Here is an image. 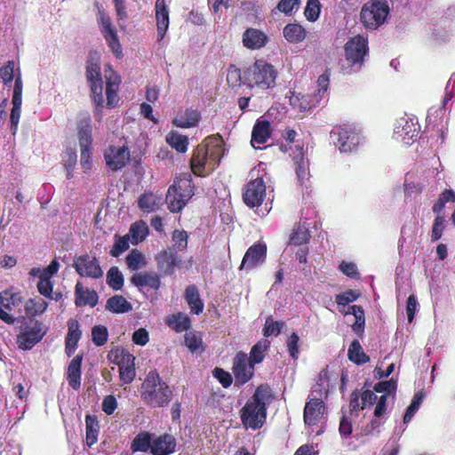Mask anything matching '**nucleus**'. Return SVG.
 I'll return each mask as SVG.
<instances>
[{"label": "nucleus", "instance_id": "46", "mask_svg": "<svg viewBox=\"0 0 455 455\" xmlns=\"http://www.w3.org/2000/svg\"><path fill=\"white\" fill-rule=\"evenodd\" d=\"M48 303L43 299H29L25 304V312L28 316H35L44 313Z\"/></svg>", "mask_w": 455, "mask_h": 455}, {"label": "nucleus", "instance_id": "44", "mask_svg": "<svg viewBox=\"0 0 455 455\" xmlns=\"http://www.w3.org/2000/svg\"><path fill=\"white\" fill-rule=\"evenodd\" d=\"M108 285L114 291H120L124 287V279L117 267H111L107 272Z\"/></svg>", "mask_w": 455, "mask_h": 455}, {"label": "nucleus", "instance_id": "34", "mask_svg": "<svg viewBox=\"0 0 455 455\" xmlns=\"http://www.w3.org/2000/svg\"><path fill=\"white\" fill-rule=\"evenodd\" d=\"M106 309L115 313H127L132 309V304L122 295H114L106 303Z\"/></svg>", "mask_w": 455, "mask_h": 455}, {"label": "nucleus", "instance_id": "58", "mask_svg": "<svg viewBox=\"0 0 455 455\" xmlns=\"http://www.w3.org/2000/svg\"><path fill=\"white\" fill-rule=\"evenodd\" d=\"M91 88L92 99L96 107H103V85L101 81H95L88 83Z\"/></svg>", "mask_w": 455, "mask_h": 455}, {"label": "nucleus", "instance_id": "55", "mask_svg": "<svg viewBox=\"0 0 455 455\" xmlns=\"http://www.w3.org/2000/svg\"><path fill=\"white\" fill-rule=\"evenodd\" d=\"M321 7L319 0H308L304 11L306 19L311 22L315 21L319 18Z\"/></svg>", "mask_w": 455, "mask_h": 455}, {"label": "nucleus", "instance_id": "49", "mask_svg": "<svg viewBox=\"0 0 455 455\" xmlns=\"http://www.w3.org/2000/svg\"><path fill=\"white\" fill-rule=\"evenodd\" d=\"M184 342L188 350L192 353L197 352L198 350L204 351L203 339L193 331L186 332L184 336Z\"/></svg>", "mask_w": 455, "mask_h": 455}, {"label": "nucleus", "instance_id": "50", "mask_svg": "<svg viewBox=\"0 0 455 455\" xmlns=\"http://www.w3.org/2000/svg\"><path fill=\"white\" fill-rule=\"evenodd\" d=\"M172 240L174 242L173 249L175 251H184L188 248V235L185 230L175 229L172 232Z\"/></svg>", "mask_w": 455, "mask_h": 455}, {"label": "nucleus", "instance_id": "51", "mask_svg": "<svg viewBox=\"0 0 455 455\" xmlns=\"http://www.w3.org/2000/svg\"><path fill=\"white\" fill-rule=\"evenodd\" d=\"M82 332L80 331L79 323L77 320L70 319L68 322V334L65 339V343L77 344L81 339Z\"/></svg>", "mask_w": 455, "mask_h": 455}, {"label": "nucleus", "instance_id": "29", "mask_svg": "<svg viewBox=\"0 0 455 455\" xmlns=\"http://www.w3.org/2000/svg\"><path fill=\"white\" fill-rule=\"evenodd\" d=\"M184 298L192 314L198 315L203 313L204 304L196 285H188L185 290Z\"/></svg>", "mask_w": 455, "mask_h": 455}, {"label": "nucleus", "instance_id": "64", "mask_svg": "<svg viewBox=\"0 0 455 455\" xmlns=\"http://www.w3.org/2000/svg\"><path fill=\"white\" fill-rule=\"evenodd\" d=\"M359 295L360 294L354 290H347L342 293L338 294L335 300L339 306H346L351 302L355 301Z\"/></svg>", "mask_w": 455, "mask_h": 455}, {"label": "nucleus", "instance_id": "43", "mask_svg": "<svg viewBox=\"0 0 455 455\" xmlns=\"http://www.w3.org/2000/svg\"><path fill=\"white\" fill-rule=\"evenodd\" d=\"M160 204V199L153 193H144L140 196L138 200L139 208L145 212H155Z\"/></svg>", "mask_w": 455, "mask_h": 455}, {"label": "nucleus", "instance_id": "53", "mask_svg": "<svg viewBox=\"0 0 455 455\" xmlns=\"http://www.w3.org/2000/svg\"><path fill=\"white\" fill-rule=\"evenodd\" d=\"M116 239L115 241V243L113 244L111 250L109 251V254L112 257L120 256L123 252L127 251L130 246L129 245V240H130L129 235H125L124 236L116 235Z\"/></svg>", "mask_w": 455, "mask_h": 455}, {"label": "nucleus", "instance_id": "41", "mask_svg": "<svg viewBox=\"0 0 455 455\" xmlns=\"http://www.w3.org/2000/svg\"><path fill=\"white\" fill-rule=\"evenodd\" d=\"M345 314L353 315L355 316V322L352 325V329L355 333L361 335L363 332L365 324L364 310L363 307L358 305L349 306L348 310Z\"/></svg>", "mask_w": 455, "mask_h": 455}, {"label": "nucleus", "instance_id": "17", "mask_svg": "<svg viewBox=\"0 0 455 455\" xmlns=\"http://www.w3.org/2000/svg\"><path fill=\"white\" fill-rule=\"evenodd\" d=\"M107 166L116 172L123 169L130 162V150L127 146H110L104 154Z\"/></svg>", "mask_w": 455, "mask_h": 455}, {"label": "nucleus", "instance_id": "3", "mask_svg": "<svg viewBox=\"0 0 455 455\" xmlns=\"http://www.w3.org/2000/svg\"><path fill=\"white\" fill-rule=\"evenodd\" d=\"M140 393L143 403L152 409L169 406L174 395L172 387L160 377L156 370L146 374Z\"/></svg>", "mask_w": 455, "mask_h": 455}, {"label": "nucleus", "instance_id": "11", "mask_svg": "<svg viewBox=\"0 0 455 455\" xmlns=\"http://www.w3.org/2000/svg\"><path fill=\"white\" fill-rule=\"evenodd\" d=\"M344 51L346 60L349 63L358 64L361 67L365 55L368 53V42L363 36L357 35L346 43Z\"/></svg>", "mask_w": 455, "mask_h": 455}, {"label": "nucleus", "instance_id": "7", "mask_svg": "<svg viewBox=\"0 0 455 455\" xmlns=\"http://www.w3.org/2000/svg\"><path fill=\"white\" fill-rule=\"evenodd\" d=\"M231 369L236 388L242 387L252 379L255 373V366L250 362L248 355L243 351L237 352L234 356Z\"/></svg>", "mask_w": 455, "mask_h": 455}, {"label": "nucleus", "instance_id": "13", "mask_svg": "<svg viewBox=\"0 0 455 455\" xmlns=\"http://www.w3.org/2000/svg\"><path fill=\"white\" fill-rule=\"evenodd\" d=\"M45 333L43 323L36 321L32 326H27L23 331L17 335L19 348L22 350L31 349L43 339Z\"/></svg>", "mask_w": 455, "mask_h": 455}, {"label": "nucleus", "instance_id": "28", "mask_svg": "<svg viewBox=\"0 0 455 455\" xmlns=\"http://www.w3.org/2000/svg\"><path fill=\"white\" fill-rule=\"evenodd\" d=\"M201 120V113L197 109L187 108L180 111L173 119L172 124L179 128H192L197 126Z\"/></svg>", "mask_w": 455, "mask_h": 455}, {"label": "nucleus", "instance_id": "37", "mask_svg": "<svg viewBox=\"0 0 455 455\" xmlns=\"http://www.w3.org/2000/svg\"><path fill=\"white\" fill-rule=\"evenodd\" d=\"M109 356L113 357V363H116L119 369L121 367L135 365V357L129 351L124 348H116L112 350L109 354Z\"/></svg>", "mask_w": 455, "mask_h": 455}, {"label": "nucleus", "instance_id": "47", "mask_svg": "<svg viewBox=\"0 0 455 455\" xmlns=\"http://www.w3.org/2000/svg\"><path fill=\"white\" fill-rule=\"evenodd\" d=\"M132 243L142 242L148 235V227L143 220H139L132 224L129 230Z\"/></svg>", "mask_w": 455, "mask_h": 455}, {"label": "nucleus", "instance_id": "62", "mask_svg": "<svg viewBox=\"0 0 455 455\" xmlns=\"http://www.w3.org/2000/svg\"><path fill=\"white\" fill-rule=\"evenodd\" d=\"M330 84V74L326 71L317 79V92L313 96H317L319 101L324 97L327 92Z\"/></svg>", "mask_w": 455, "mask_h": 455}, {"label": "nucleus", "instance_id": "1", "mask_svg": "<svg viewBox=\"0 0 455 455\" xmlns=\"http://www.w3.org/2000/svg\"><path fill=\"white\" fill-rule=\"evenodd\" d=\"M274 399V392L267 383L260 384L240 411L241 421L245 428L252 430L263 427L267 419V405Z\"/></svg>", "mask_w": 455, "mask_h": 455}, {"label": "nucleus", "instance_id": "22", "mask_svg": "<svg viewBox=\"0 0 455 455\" xmlns=\"http://www.w3.org/2000/svg\"><path fill=\"white\" fill-rule=\"evenodd\" d=\"M268 42V36L257 28H247L243 34V46L250 50H258L264 47Z\"/></svg>", "mask_w": 455, "mask_h": 455}, {"label": "nucleus", "instance_id": "42", "mask_svg": "<svg viewBox=\"0 0 455 455\" xmlns=\"http://www.w3.org/2000/svg\"><path fill=\"white\" fill-rule=\"evenodd\" d=\"M311 237L308 228L304 224H298L290 235V243L295 245L306 244Z\"/></svg>", "mask_w": 455, "mask_h": 455}, {"label": "nucleus", "instance_id": "32", "mask_svg": "<svg viewBox=\"0 0 455 455\" xmlns=\"http://www.w3.org/2000/svg\"><path fill=\"white\" fill-rule=\"evenodd\" d=\"M86 79L88 83L101 81L100 55L96 51H91L86 60Z\"/></svg>", "mask_w": 455, "mask_h": 455}, {"label": "nucleus", "instance_id": "6", "mask_svg": "<svg viewBox=\"0 0 455 455\" xmlns=\"http://www.w3.org/2000/svg\"><path fill=\"white\" fill-rule=\"evenodd\" d=\"M389 14V6L385 0H371L361 9L360 20L367 29H376L381 26Z\"/></svg>", "mask_w": 455, "mask_h": 455}, {"label": "nucleus", "instance_id": "12", "mask_svg": "<svg viewBox=\"0 0 455 455\" xmlns=\"http://www.w3.org/2000/svg\"><path fill=\"white\" fill-rule=\"evenodd\" d=\"M99 25L100 32L104 39L106 40L108 46L113 52L114 56L116 59H122L124 56L122 46L119 41V37L117 36L116 29L112 25L110 17L102 13L100 15Z\"/></svg>", "mask_w": 455, "mask_h": 455}, {"label": "nucleus", "instance_id": "21", "mask_svg": "<svg viewBox=\"0 0 455 455\" xmlns=\"http://www.w3.org/2000/svg\"><path fill=\"white\" fill-rule=\"evenodd\" d=\"M289 102L291 108L301 113L315 108L319 104L317 96L305 95L300 92H290Z\"/></svg>", "mask_w": 455, "mask_h": 455}, {"label": "nucleus", "instance_id": "52", "mask_svg": "<svg viewBox=\"0 0 455 455\" xmlns=\"http://www.w3.org/2000/svg\"><path fill=\"white\" fill-rule=\"evenodd\" d=\"M108 331L104 325H95L92 330V340L97 347L105 345L108 341Z\"/></svg>", "mask_w": 455, "mask_h": 455}, {"label": "nucleus", "instance_id": "60", "mask_svg": "<svg viewBox=\"0 0 455 455\" xmlns=\"http://www.w3.org/2000/svg\"><path fill=\"white\" fill-rule=\"evenodd\" d=\"M144 263V257L138 250H132L126 257V264L131 270L139 269Z\"/></svg>", "mask_w": 455, "mask_h": 455}, {"label": "nucleus", "instance_id": "48", "mask_svg": "<svg viewBox=\"0 0 455 455\" xmlns=\"http://www.w3.org/2000/svg\"><path fill=\"white\" fill-rule=\"evenodd\" d=\"M227 82L232 88L240 87L242 83H243L241 69L236 68L235 65H230L228 68Z\"/></svg>", "mask_w": 455, "mask_h": 455}, {"label": "nucleus", "instance_id": "10", "mask_svg": "<svg viewBox=\"0 0 455 455\" xmlns=\"http://www.w3.org/2000/svg\"><path fill=\"white\" fill-rule=\"evenodd\" d=\"M23 302V297L20 292H12L5 290L0 292V319L8 324H12L15 322V317L7 313L4 309L9 312L20 311V307Z\"/></svg>", "mask_w": 455, "mask_h": 455}, {"label": "nucleus", "instance_id": "27", "mask_svg": "<svg viewBox=\"0 0 455 455\" xmlns=\"http://www.w3.org/2000/svg\"><path fill=\"white\" fill-rule=\"evenodd\" d=\"M83 354L76 355L69 363L67 370V380L71 388L78 390L81 387Z\"/></svg>", "mask_w": 455, "mask_h": 455}, {"label": "nucleus", "instance_id": "54", "mask_svg": "<svg viewBox=\"0 0 455 455\" xmlns=\"http://www.w3.org/2000/svg\"><path fill=\"white\" fill-rule=\"evenodd\" d=\"M423 397H424V395L422 392H419V393L415 394V395L413 396V398L411 402V404L408 406V408L404 413V416H403V422L405 424L409 423L411 420L414 414L419 410V408L422 403Z\"/></svg>", "mask_w": 455, "mask_h": 455}, {"label": "nucleus", "instance_id": "38", "mask_svg": "<svg viewBox=\"0 0 455 455\" xmlns=\"http://www.w3.org/2000/svg\"><path fill=\"white\" fill-rule=\"evenodd\" d=\"M99 421L92 415L85 417L86 443L89 447L97 443L99 434Z\"/></svg>", "mask_w": 455, "mask_h": 455}, {"label": "nucleus", "instance_id": "4", "mask_svg": "<svg viewBox=\"0 0 455 455\" xmlns=\"http://www.w3.org/2000/svg\"><path fill=\"white\" fill-rule=\"evenodd\" d=\"M277 70L265 60H256L255 62L243 72V84L250 88L267 90L275 84Z\"/></svg>", "mask_w": 455, "mask_h": 455}, {"label": "nucleus", "instance_id": "61", "mask_svg": "<svg viewBox=\"0 0 455 455\" xmlns=\"http://www.w3.org/2000/svg\"><path fill=\"white\" fill-rule=\"evenodd\" d=\"M300 0H280L275 9L286 16L291 15L294 9H298Z\"/></svg>", "mask_w": 455, "mask_h": 455}, {"label": "nucleus", "instance_id": "31", "mask_svg": "<svg viewBox=\"0 0 455 455\" xmlns=\"http://www.w3.org/2000/svg\"><path fill=\"white\" fill-rule=\"evenodd\" d=\"M165 324L175 332L180 333L182 331H188L191 328L192 321L187 314L178 312L168 315L165 318Z\"/></svg>", "mask_w": 455, "mask_h": 455}, {"label": "nucleus", "instance_id": "18", "mask_svg": "<svg viewBox=\"0 0 455 455\" xmlns=\"http://www.w3.org/2000/svg\"><path fill=\"white\" fill-rule=\"evenodd\" d=\"M104 73L106 79L107 106L109 108H115L119 101L117 92L119 91L121 77L109 64L105 66Z\"/></svg>", "mask_w": 455, "mask_h": 455}, {"label": "nucleus", "instance_id": "57", "mask_svg": "<svg viewBox=\"0 0 455 455\" xmlns=\"http://www.w3.org/2000/svg\"><path fill=\"white\" fill-rule=\"evenodd\" d=\"M283 322L282 321H274L272 316H268L266 320L264 328H263V335L265 337H269L271 335L277 336L280 334L283 327Z\"/></svg>", "mask_w": 455, "mask_h": 455}, {"label": "nucleus", "instance_id": "26", "mask_svg": "<svg viewBox=\"0 0 455 455\" xmlns=\"http://www.w3.org/2000/svg\"><path fill=\"white\" fill-rule=\"evenodd\" d=\"M77 130L80 147H91L92 145V119L88 113L78 116Z\"/></svg>", "mask_w": 455, "mask_h": 455}, {"label": "nucleus", "instance_id": "2", "mask_svg": "<svg viewBox=\"0 0 455 455\" xmlns=\"http://www.w3.org/2000/svg\"><path fill=\"white\" fill-rule=\"evenodd\" d=\"M223 155L222 139L220 137H208L193 152L190 159L192 172L198 177L209 175L220 164Z\"/></svg>", "mask_w": 455, "mask_h": 455}, {"label": "nucleus", "instance_id": "40", "mask_svg": "<svg viewBox=\"0 0 455 455\" xmlns=\"http://www.w3.org/2000/svg\"><path fill=\"white\" fill-rule=\"evenodd\" d=\"M269 345L270 342L267 339H261L252 346L248 358L254 366L264 360L265 353L269 347Z\"/></svg>", "mask_w": 455, "mask_h": 455}, {"label": "nucleus", "instance_id": "24", "mask_svg": "<svg viewBox=\"0 0 455 455\" xmlns=\"http://www.w3.org/2000/svg\"><path fill=\"white\" fill-rule=\"evenodd\" d=\"M99 296L96 291L84 288L80 282L75 287V304L78 307L90 306L94 307L98 304Z\"/></svg>", "mask_w": 455, "mask_h": 455}, {"label": "nucleus", "instance_id": "23", "mask_svg": "<svg viewBox=\"0 0 455 455\" xmlns=\"http://www.w3.org/2000/svg\"><path fill=\"white\" fill-rule=\"evenodd\" d=\"M161 275L151 272H140L131 277V283L139 289L148 287L158 291L161 287Z\"/></svg>", "mask_w": 455, "mask_h": 455}, {"label": "nucleus", "instance_id": "56", "mask_svg": "<svg viewBox=\"0 0 455 455\" xmlns=\"http://www.w3.org/2000/svg\"><path fill=\"white\" fill-rule=\"evenodd\" d=\"M419 127H416V124H413L411 121L405 120L404 124L402 127V130L397 131L396 132L404 140H414L417 139L419 135Z\"/></svg>", "mask_w": 455, "mask_h": 455}, {"label": "nucleus", "instance_id": "14", "mask_svg": "<svg viewBox=\"0 0 455 455\" xmlns=\"http://www.w3.org/2000/svg\"><path fill=\"white\" fill-rule=\"evenodd\" d=\"M267 247L264 243H255L245 251L239 267L240 270L250 271L265 262Z\"/></svg>", "mask_w": 455, "mask_h": 455}, {"label": "nucleus", "instance_id": "59", "mask_svg": "<svg viewBox=\"0 0 455 455\" xmlns=\"http://www.w3.org/2000/svg\"><path fill=\"white\" fill-rule=\"evenodd\" d=\"M212 376L221 384L224 388L229 387L233 383L232 374L220 367L212 371Z\"/></svg>", "mask_w": 455, "mask_h": 455}, {"label": "nucleus", "instance_id": "8", "mask_svg": "<svg viewBox=\"0 0 455 455\" xmlns=\"http://www.w3.org/2000/svg\"><path fill=\"white\" fill-rule=\"evenodd\" d=\"M73 267L76 272L82 277L99 279L103 276V270L96 256L89 254L76 256Z\"/></svg>", "mask_w": 455, "mask_h": 455}, {"label": "nucleus", "instance_id": "30", "mask_svg": "<svg viewBox=\"0 0 455 455\" xmlns=\"http://www.w3.org/2000/svg\"><path fill=\"white\" fill-rule=\"evenodd\" d=\"M271 125L267 120H258L251 132V143L255 148V143L258 145L264 144L271 136Z\"/></svg>", "mask_w": 455, "mask_h": 455}, {"label": "nucleus", "instance_id": "5", "mask_svg": "<svg viewBox=\"0 0 455 455\" xmlns=\"http://www.w3.org/2000/svg\"><path fill=\"white\" fill-rule=\"evenodd\" d=\"M194 196V184L191 174L183 173L169 187L165 202L172 213H178L187 205Z\"/></svg>", "mask_w": 455, "mask_h": 455}, {"label": "nucleus", "instance_id": "25", "mask_svg": "<svg viewBox=\"0 0 455 455\" xmlns=\"http://www.w3.org/2000/svg\"><path fill=\"white\" fill-rule=\"evenodd\" d=\"M175 438L169 434H164L152 441L151 453L153 455H169L174 452Z\"/></svg>", "mask_w": 455, "mask_h": 455}, {"label": "nucleus", "instance_id": "35", "mask_svg": "<svg viewBox=\"0 0 455 455\" xmlns=\"http://www.w3.org/2000/svg\"><path fill=\"white\" fill-rule=\"evenodd\" d=\"M347 358L356 365H362L370 362V356L363 352L358 339H354L349 345Z\"/></svg>", "mask_w": 455, "mask_h": 455}, {"label": "nucleus", "instance_id": "33", "mask_svg": "<svg viewBox=\"0 0 455 455\" xmlns=\"http://www.w3.org/2000/svg\"><path fill=\"white\" fill-rule=\"evenodd\" d=\"M283 37L291 44H299L305 40L307 30L299 24L288 23L283 29Z\"/></svg>", "mask_w": 455, "mask_h": 455}, {"label": "nucleus", "instance_id": "45", "mask_svg": "<svg viewBox=\"0 0 455 455\" xmlns=\"http://www.w3.org/2000/svg\"><path fill=\"white\" fill-rule=\"evenodd\" d=\"M166 141L180 153H185L188 149V139L185 135L172 132L168 134Z\"/></svg>", "mask_w": 455, "mask_h": 455}, {"label": "nucleus", "instance_id": "19", "mask_svg": "<svg viewBox=\"0 0 455 455\" xmlns=\"http://www.w3.org/2000/svg\"><path fill=\"white\" fill-rule=\"evenodd\" d=\"M325 411V404L318 398L309 399L304 408L303 419L307 426H315L323 418Z\"/></svg>", "mask_w": 455, "mask_h": 455}, {"label": "nucleus", "instance_id": "36", "mask_svg": "<svg viewBox=\"0 0 455 455\" xmlns=\"http://www.w3.org/2000/svg\"><path fill=\"white\" fill-rule=\"evenodd\" d=\"M152 441L151 434L146 431L140 432L133 438L131 443V450L132 452H147L149 450L151 451Z\"/></svg>", "mask_w": 455, "mask_h": 455}, {"label": "nucleus", "instance_id": "39", "mask_svg": "<svg viewBox=\"0 0 455 455\" xmlns=\"http://www.w3.org/2000/svg\"><path fill=\"white\" fill-rule=\"evenodd\" d=\"M295 172L298 178V181L302 186L305 180L309 179V162L303 154L294 158Z\"/></svg>", "mask_w": 455, "mask_h": 455}, {"label": "nucleus", "instance_id": "9", "mask_svg": "<svg viewBox=\"0 0 455 455\" xmlns=\"http://www.w3.org/2000/svg\"><path fill=\"white\" fill-rule=\"evenodd\" d=\"M266 197V184L262 177L248 181L243 188V201L250 208L260 206Z\"/></svg>", "mask_w": 455, "mask_h": 455}, {"label": "nucleus", "instance_id": "16", "mask_svg": "<svg viewBox=\"0 0 455 455\" xmlns=\"http://www.w3.org/2000/svg\"><path fill=\"white\" fill-rule=\"evenodd\" d=\"M155 260L162 276L172 275L175 268L180 267L181 264V258L171 248L158 252Z\"/></svg>", "mask_w": 455, "mask_h": 455}, {"label": "nucleus", "instance_id": "15", "mask_svg": "<svg viewBox=\"0 0 455 455\" xmlns=\"http://www.w3.org/2000/svg\"><path fill=\"white\" fill-rule=\"evenodd\" d=\"M331 135L336 138V144L340 152L344 153L351 152L360 140L358 134L351 127L346 125L335 127Z\"/></svg>", "mask_w": 455, "mask_h": 455}, {"label": "nucleus", "instance_id": "63", "mask_svg": "<svg viewBox=\"0 0 455 455\" xmlns=\"http://www.w3.org/2000/svg\"><path fill=\"white\" fill-rule=\"evenodd\" d=\"M299 337L296 332H292L288 337V339H287V348H288L289 355L294 360L298 359L299 354Z\"/></svg>", "mask_w": 455, "mask_h": 455}, {"label": "nucleus", "instance_id": "20", "mask_svg": "<svg viewBox=\"0 0 455 455\" xmlns=\"http://www.w3.org/2000/svg\"><path fill=\"white\" fill-rule=\"evenodd\" d=\"M158 40H162L169 28L170 11L165 0H156L155 4Z\"/></svg>", "mask_w": 455, "mask_h": 455}]
</instances>
